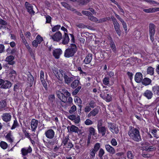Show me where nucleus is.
<instances>
[{
    "label": "nucleus",
    "instance_id": "obj_1",
    "mask_svg": "<svg viewBox=\"0 0 159 159\" xmlns=\"http://www.w3.org/2000/svg\"><path fill=\"white\" fill-rule=\"evenodd\" d=\"M128 134L130 138L133 140L138 142L141 140V137L139 130L136 128L129 127Z\"/></svg>",
    "mask_w": 159,
    "mask_h": 159
},
{
    "label": "nucleus",
    "instance_id": "obj_2",
    "mask_svg": "<svg viewBox=\"0 0 159 159\" xmlns=\"http://www.w3.org/2000/svg\"><path fill=\"white\" fill-rule=\"evenodd\" d=\"M77 51L75 44H71L70 46L66 49L64 52V56L66 57H70L73 56Z\"/></svg>",
    "mask_w": 159,
    "mask_h": 159
},
{
    "label": "nucleus",
    "instance_id": "obj_3",
    "mask_svg": "<svg viewBox=\"0 0 159 159\" xmlns=\"http://www.w3.org/2000/svg\"><path fill=\"white\" fill-rule=\"evenodd\" d=\"M66 90L64 89H61L56 91V94L59 99L62 102H66L67 100V97L65 96L64 93H65Z\"/></svg>",
    "mask_w": 159,
    "mask_h": 159
},
{
    "label": "nucleus",
    "instance_id": "obj_4",
    "mask_svg": "<svg viewBox=\"0 0 159 159\" xmlns=\"http://www.w3.org/2000/svg\"><path fill=\"white\" fill-rule=\"evenodd\" d=\"M50 39L54 41L59 42L61 40L62 38V34L60 31L56 32L53 35L49 34Z\"/></svg>",
    "mask_w": 159,
    "mask_h": 159
},
{
    "label": "nucleus",
    "instance_id": "obj_5",
    "mask_svg": "<svg viewBox=\"0 0 159 159\" xmlns=\"http://www.w3.org/2000/svg\"><path fill=\"white\" fill-rule=\"evenodd\" d=\"M0 85L1 86V88L7 89L11 87V84L10 82L7 80L0 79Z\"/></svg>",
    "mask_w": 159,
    "mask_h": 159
},
{
    "label": "nucleus",
    "instance_id": "obj_6",
    "mask_svg": "<svg viewBox=\"0 0 159 159\" xmlns=\"http://www.w3.org/2000/svg\"><path fill=\"white\" fill-rule=\"evenodd\" d=\"M149 35L151 40L152 42L154 40V36L155 33V25L152 23H150L149 26Z\"/></svg>",
    "mask_w": 159,
    "mask_h": 159
},
{
    "label": "nucleus",
    "instance_id": "obj_7",
    "mask_svg": "<svg viewBox=\"0 0 159 159\" xmlns=\"http://www.w3.org/2000/svg\"><path fill=\"white\" fill-rule=\"evenodd\" d=\"M55 132L54 130L51 129H48L45 131V134L46 137L49 139H52L55 136Z\"/></svg>",
    "mask_w": 159,
    "mask_h": 159
},
{
    "label": "nucleus",
    "instance_id": "obj_8",
    "mask_svg": "<svg viewBox=\"0 0 159 159\" xmlns=\"http://www.w3.org/2000/svg\"><path fill=\"white\" fill-rule=\"evenodd\" d=\"M107 91V89H105L103 91L104 92V93H101L100 94V96L101 97L105 100L107 102H109L111 101V97L109 94H105V92Z\"/></svg>",
    "mask_w": 159,
    "mask_h": 159
},
{
    "label": "nucleus",
    "instance_id": "obj_9",
    "mask_svg": "<svg viewBox=\"0 0 159 159\" xmlns=\"http://www.w3.org/2000/svg\"><path fill=\"white\" fill-rule=\"evenodd\" d=\"M1 117L3 121L7 122L11 120V116L10 113H5L2 114Z\"/></svg>",
    "mask_w": 159,
    "mask_h": 159
},
{
    "label": "nucleus",
    "instance_id": "obj_10",
    "mask_svg": "<svg viewBox=\"0 0 159 159\" xmlns=\"http://www.w3.org/2000/svg\"><path fill=\"white\" fill-rule=\"evenodd\" d=\"M108 127L111 131L113 133L117 134L118 133L119 130L118 127H116L113 123L108 124Z\"/></svg>",
    "mask_w": 159,
    "mask_h": 159
},
{
    "label": "nucleus",
    "instance_id": "obj_11",
    "mask_svg": "<svg viewBox=\"0 0 159 159\" xmlns=\"http://www.w3.org/2000/svg\"><path fill=\"white\" fill-rule=\"evenodd\" d=\"M32 151V149L30 146L27 148H23L21 150L22 155L23 156L27 155L28 153H30Z\"/></svg>",
    "mask_w": 159,
    "mask_h": 159
},
{
    "label": "nucleus",
    "instance_id": "obj_12",
    "mask_svg": "<svg viewBox=\"0 0 159 159\" xmlns=\"http://www.w3.org/2000/svg\"><path fill=\"white\" fill-rule=\"evenodd\" d=\"M66 75V72L62 70H59V73L57 76V78L60 80L62 81L65 75Z\"/></svg>",
    "mask_w": 159,
    "mask_h": 159
},
{
    "label": "nucleus",
    "instance_id": "obj_13",
    "mask_svg": "<svg viewBox=\"0 0 159 159\" xmlns=\"http://www.w3.org/2000/svg\"><path fill=\"white\" fill-rule=\"evenodd\" d=\"M143 95L148 99H150L152 98L153 94L151 91L147 89L143 93Z\"/></svg>",
    "mask_w": 159,
    "mask_h": 159
},
{
    "label": "nucleus",
    "instance_id": "obj_14",
    "mask_svg": "<svg viewBox=\"0 0 159 159\" xmlns=\"http://www.w3.org/2000/svg\"><path fill=\"white\" fill-rule=\"evenodd\" d=\"M25 7L27 10V11L30 14L34 15L35 12L33 10V6L28 2H26L25 3Z\"/></svg>",
    "mask_w": 159,
    "mask_h": 159
},
{
    "label": "nucleus",
    "instance_id": "obj_15",
    "mask_svg": "<svg viewBox=\"0 0 159 159\" xmlns=\"http://www.w3.org/2000/svg\"><path fill=\"white\" fill-rule=\"evenodd\" d=\"M62 53V51L61 49H57L53 50V55L56 59H58Z\"/></svg>",
    "mask_w": 159,
    "mask_h": 159
},
{
    "label": "nucleus",
    "instance_id": "obj_16",
    "mask_svg": "<svg viewBox=\"0 0 159 159\" xmlns=\"http://www.w3.org/2000/svg\"><path fill=\"white\" fill-rule=\"evenodd\" d=\"M106 151L109 153L113 154L115 153L116 150L111 146L109 144H106L105 146Z\"/></svg>",
    "mask_w": 159,
    "mask_h": 159
},
{
    "label": "nucleus",
    "instance_id": "obj_17",
    "mask_svg": "<svg viewBox=\"0 0 159 159\" xmlns=\"http://www.w3.org/2000/svg\"><path fill=\"white\" fill-rule=\"evenodd\" d=\"M38 121L35 119H33L31 122V128L32 131H35L38 125Z\"/></svg>",
    "mask_w": 159,
    "mask_h": 159
},
{
    "label": "nucleus",
    "instance_id": "obj_18",
    "mask_svg": "<svg viewBox=\"0 0 159 159\" xmlns=\"http://www.w3.org/2000/svg\"><path fill=\"white\" fill-rule=\"evenodd\" d=\"M143 79L142 75L140 72L136 73L135 75L134 79L135 81L138 83H140Z\"/></svg>",
    "mask_w": 159,
    "mask_h": 159
},
{
    "label": "nucleus",
    "instance_id": "obj_19",
    "mask_svg": "<svg viewBox=\"0 0 159 159\" xmlns=\"http://www.w3.org/2000/svg\"><path fill=\"white\" fill-rule=\"evenodd\" d=\"M14 59V56L12 55H10L7 56L6 58V61L8 62V64L11 65H13L15 63V62L13 61Z\"/></svg>",
    "mask_w": 159,
    "mask_h": 159
},
{
    "label": "nucleus",
    "instance_id": "obj_20",
    "mask_svg": "<svg viewBox=\"0 0 159 159\" xmlns=\"http://www.w3.org/2000/svg\"><path fill=\"white\" fill-rule=\"evenodd\" d=\"M70 39L68 34L67 33H64V35L63 36V40H62V43L64 45H66L69 42Z\"/></svg>",
    "mask_w": 159,
    "mask_h": 159
},
{
    "label": "nucleus",
    "instance_id": "obj_21",
    "mask_svg": "<svg viewBox=\"0 0 159 159\" xmlns=\"http://www.w3.org/2000/svg\"><path fill=\"white\" fill-rule=\"evenodd\" d=\"M92 59V55L91 54H89L84 60V61L85 64H88L90 63Z\"/></svg>",
    "mask_w": 159,
    "mask_h": 159
},
{
    "label": "nucleus",
    "instance_id": "obj_22",
    "mask_svg": "<svg viewBox=\"0 0 159 159\" xmlns=\"http://www.w3.org/2000/svg\"><path fill=\"white\" fill-rule=\"evenodd\" d=\"M98 112V109L97 108H95L92 111H91L88 115V117H90L91 116H95Z\"/></svg>",
    "mask_w": 159,
    "mask_h": 159
},
{
    "label": "nucleus",
    "instance_id": "obj_23",
    "mask_svg": "<svg viewBox=\"0 0 159 159\" xmlns=\"http://www.w3.org/2000/svg\"><path fill=\"white\" fill-rule=\"evenodd\" d=\"M5 138L7 141L11 143L13 142L14 141V138L10 133H9L7 134L5 136Z\"/></svg>",
    "mask_w": 159,
    "mask_h": 159
},
{
    "label": "nucleus",
    "instance_id": "obj_24",
    "mask_svg": "<svg viewBox=\"0 0 159 159\" xmlns=\"http://www.w3.org/2000/svg\"><path fill=\"white\" fill-rule=\"evenodd\" d=\"M27 80L28 81V82L30 84L31 86L34 82V77L30 73H29V74L28 75Z\"/></svg>",
    "mask_w": 159,
    "mask_h": 159
},
{
    "label": "nucleus",
    "instance_id": "obj_25",
    "mask_svg": "<svg viewBox=\"0 0 159 159\" xmlns=\"http://www.w3.org/2000/svg\"><path fill=\"white\" fill-rule=\"evenodd\" d=\"M151 82V80L147 78H144L142 81V84L145 86H147L149 85Z\"/></svg>",
    "mask_w": 159,
    "mask_h": 159
},
{
    "label": "nucleus",
    "instance_id": "obj_26",
    "mask_svg": "<svg viewBox=\"0 0 159 159\" xmlns=\"http://www.w3.org/2000/svg\"><path fill=\"white\" fill-rule=\"evenodd\" d=\"M64 79L65 83L69 84L73 80V78L72 77H69L66 75H65Z\"/></svg>",
    "mask_w": 159,
    "mask_h": 159
},
{
    "label": "nucleus",
    "instance_id": "obj_27",
    "mask_svg": "<svg viewBox=\"0 0 159 159\" xmlns=\"http://www.w3.org/2000/svg\"><path fill=\"white\" fill-rule=\"evenodd\" d=\"M115 29L120 28V25L119 23L117 22L116 19L114 17H111Z\"/></svg>",
    "mask_w": 159,
    "mask_h": 159
},
{
    "label": "nucleus",
    "instance_id": "obj_28",
    "mask_svg": "<svg viewBox=\"0 0 159 159\" xmlns=\"http://www.w3.org/2000/svg\"><path fill=\"white\" fill-rule=\"evenodd\" d=\"M152 90L155 94L158 96L159 95V86L155 85L153 86L152 88Z\"/></svg>",
    "mask_w": 159,
    "mask_h": 159
},
{
    "label": "nucleus",
    "instance_id": "obj_29",
    "mask_svg": "<svg viewBox=\"0 0 159 159\" xmlns=\"http://www.w3.org/2000/svg\"><path fill=\"white\" fill-rule=\"evenodd\" d=\"M98 132L99 133H101L102 136H103L105 135L106 129L104 126L98 128Z\"/></svg>",
    "mask_w": 159,
    "mask_h": 159
},
{
    "label": "nucleus",
    "instance_id": "obj_30",
    "mask_svg": "<svg viewBox=\"0 0 159 159\" xmlns=\"http://www.w3.org/2000/svg\"><path fill=\"white\" fill-rule=\"evenodd\" d=\"M141 149L143 150H146L147 151H152V150H155L156 148L154 147H148V146H143L141 148Z\"/></svg>",
    "mask_w": 159,
    "mask_h": 159
},
{
    "label": "nucleus",
    "instance_id": "obj_31",
    "mask_svg": "<svg viewBox=\"0 0 159 159\" xmlns=\"http://www.w3.org/2000/svg\"><path fill=\"white\" fill-rule=\"evenodd\" d=\"M74 101L75 103H77V104L79 107H81V106L82 101L79 97L77 96L75 97L74 98Z\"/></svg>",
    "mask_w": 159,
    "mask_h": 159
},
{
    "label": "nucleus",
    "instance_id": "obj_32",
    "mask_svg": "<svg viewBox=\"0 0 159 159\" xmlns=\"http://www.w3.org/2000/svg\"><path fill=\"white\" fill-rule=\"evenodd\" d=\"M70 131L72 132L78 133L79 131V129L76 126L74 125H72L70 127Z\"/></svg>",
    "mask_w": 159,
    "mask_h": 159
},
{
    "label": "nucleus",
    "instance_id": "obj_33",
    "mask_svg": "<svg viewBox=\"0 0 159 159\" xmlns=\"http://www.w3.org/2000/svg\"><path fill=\"white\" fill-rule=\"evenodd\" d=\"M97 152L92 148L90 150L89 155L91 159H93L95 156V154Z\"/></svg>",
    "mask_w": 159,
    "mask_h": 159
},
{
    "label": "nucleus",
    "instance_id": "obj_34",
    "mask_svg": "<svg viewBox=\"0 0 159 159\" xmlns=\"http://www.w3.org/2000/svg\"><path fill=\"white\" fill-rule=\"evenodd\" d=\"M79 83V80H75L71 83V87L73 89L75 88L77 86Z\"/></svg>",
    "mask_w": 159,
    "mask_h": 159
},
{
    "label": "nucleus",
    "instance_id": "obj_35",
    "mask_svg": "<svg viewBox=\"0 0 159 159\" xmlns=\"http://www.w3.org/2000/svg\"><path fill=\"white\" fill-rule=\"evenodd\" d=\"M20 84L19 83H16L14 85V91L17 92H19V90L20 89Z\"/></svg>",
    "mask_w": 159,
    "mask_h": 159
},
{
    "label": "nucleus",
    "instance_id": "obj_36",
    "mask_svg": "<svg viewBox=\"0 0 159 159\" xmlns=\"http://www.w3.org/2000/svg\"><path fill=\"white\" fill-rule=\"evenodd\" d=\"M110 47L112 50L115 53L116 52V48L115 46V45L113 41L111 40L110 43Z\"/></svg>",
    "mask_w": 159,
    "mask_h": 159
},
{
    "label": "nucleus",
    "instance_id": "obj_37",
    "mask_svg": "<svg viewBox=\"0 0 159 159\" xmlns=\"http://www.w3.org/2000/svg\"><path fill=\"white\" fill-rule=\"evenodd\" d=\"M152 133L154 136L157 139H158L159 138V132H158L156 129H154L152 130Z\"/></svg>",
    "mask_w": 159,
    "mask_h": 159
},
{
    "label": "nucleus",
    "instance_id": "obj_38",
    "mask_svg": "<svg viewBox=\"0 0 159 159\" xmlns=\"http://www.w3.org/2000/svg\"><path fill=\"white\" fill-rule=\"evenodd\" d=\"M100 143H97L95 144L93 148H92V149L97 152L100 149Z\"/></svg>",
    "mask_w": 159,
    "mask_h": 159
},
{
    "label": "nucleus",
    "instance_id": "obj_39",
    "mask_svg": "<svg viewBox=\"0 0 159 159\" xmlns=\"http://www.w3.org/2000/svg\"><path fill=\"white\" fill-rule=\"evenodd\" d=\"M105 153L104 150L102 148H100L98 152V156L100 158H102V157Z\"/></svg>",
    "mask_w": 159,
    "mask_h": 159
},
{
    "label": "nucleus",
    "instance_id": "obj_40",
    "mask_svg": "<svg viewBox=\"0 0 159 159\" xmlns=\"http://www.w3.org/2000/svg\"><path fill=\"white\" fill-rule=\"evenodd\" d=\"M0 145L1 147L3 149H6L7 147V143L4 141H1L0 143Z\"/></svg>",
    "mask_w": 159,
    "mask_h": 159
},
{
    "label": "nucleus",
    "instance_id": "obj_41",
    "mask_svg": "<svg viewBox=\"0 0 159 159\" xmlns=\"http://www.w3.org/2000/svg\"><path fill=\"white\" fill-rule=\"evenodd\" d=\"M35 40H36L38 43L39 44L43 41V38L39 35H38L36 37Z\"/></svg>",
    "mask_w": 159,
    "mask_h": 159
},
{
    "label": "nucleus",
    "instance_id": "obj_42",
    "mask_svg": "<svg viewBox=\"0 0 159 159\" xmlns=\"http://www.w3.org/2000/svg\"><path fill=\"white\" fill-rule=\"evenodd\" d=\"M127 157L129 159H133L134 156L131 151H129L127 153Z\"/></svg>",
    "mask_w": 159,
    "mask_h": 159
},
{
    "label": "nucleus",
    "instance_id": "obj_43",
    "mask_svg": "<svg viewBox=\"0 0 159 159\" xmlns=\"http://www.w3.org/2000/svg\"><path fill=\"white\" fill-rule=\"evenodd\" d=\"M69 140V137L66 136L63 138L62 141V143L64 144V145L65 146Z\"/></svg>",
    "mask_w": 159,
    "mask_h": 159
},
{
    "label": "nucleus",
    "instance_id": "obj_44",
    "mask_svg": "<svg viewBox=\"0 0 159 159\" xmlns=\"http://www.w3.org/2000/svg\"><path fill=\"white\" fill-rule=\"evenodd\" d=\"M76 107L75 105H73L70 108L69 111V112L70 114H72L76 111Z\"/></svg>",
    "mask_w": 159,
    "mask_h": 159
},
{
    "label": "nucleus",
    "instance_id": "obj_45",
    "mask_svg": "<svg viewBox=\"0 0 159 159\" xmlns=\"http://www.w3.org/2000/svg\"><path fill=\"white\" fill-rule=\"evenodd\" d=\"M147 73L148 74L152 75L154 74V69L151 67H148L147 69Z\"/></svg>",
    "mask_w": 159,
    "mask_h": 159
},
{
    "label": "nucleus",
    "instance_id": "obj_46",
    "mask_svg": "<svg viewBox=\"0 0 159 159\" xmlns=\"http://www.w3.org/2000/svg\"><path fill=\"white\" fill-rule=\"evenodd\" d=\"M154 7L149 8L148 9H144L143 11L146 13L154 12Z\"/></svg>",
    "mask_w": 159,
    "mask_h": 159
},
{
    "label": "nucleus",
    "instance_id": "obj_47",
    "mask_svg": "<svg viewBox=\"0 0 159 159\" xmlns=\"http://www.w3.org/2000/svg\"><path fill=\"white\" fill-rule=\"evenodd\" d=\"M7 103L4 100H2L0 101V109L4 108L6 106Z\"/></svg>",
    "mask_w": 159,
    "mask_h": 159
},
{
    "label": "nucleus",
    "instance_id": "obj_48",
    "mask_svg": "<svg viewBox=\"0 0 159 159\" xmlns=\"http://www.w3.org/2000/svg\"><path fill=\"white\" fill-rule=\"evenodd\" d=\"M81 88V87L80 86H79L76 89L72 92V95H76L78 92H79Z\"/></svg>",
    "mask_w": 159,
    "mask_h": 159
},
{
    "label": "nucleus",
    "instance_id": "obj_49",
    "mask_svg": "<svg viewBox=\"0 0 159 159\" xmlns=\"http://www.w3.org/2000/svg\"><path fill=\"white\" fill-rule=\"evenodd\" d=\"M103 83L104 85H108L109 83V79L108 77H105L103 80Z\"/></svg>",
    "mask_w": 159,
    "mask_h": 159
},
{
    "label": "nucleus",
    "instance_id": "obj_50",
    "mask_svg": "<svg viewBox=\"0 0 159 159\" xmlns=\"http://www.w3.org/2000/svg\"><path fill=\"white\" fill-rule=\"evenodd\" d=\"M19 125V124L18 123L16 119H15L14 120L13 124L11 128V129H13L16 128Z\"/></svg>",
    "mask_w": 159,
    "mask_h": 159
},
{
    "label": "nucleus",
    "instance_id": "obj_51",
    "mask_svg": "<svg viewBox=\"0 0 159 159\" xmlns=\"http://www.w3.org/2000/svg\"><path fill=\"white\" fill-rule=\"evenodd\" d=\"M88 18L90 20L93 21L97 22L98 21V19L96 17L93 16L92 14L91 15L88 17Z\"/></svg>",
    "mask_w": 159,
    "mask_h": 159
},
{
    "label": "nucleus",
    "instance_id": "obj_52",
    "mask_svg": "<svg viewBox=\"0 0 159 159\" xmlns=\"http://www.w3.org/2000/svg\"><path fill=\"white\" fill-rule=\"evenodd\" d=\"M89 136L91 135H94L95 134V130L92 127H90L89 129Z\"/></svg>",
    "mask_w": 159,
    "mask_h": 159
},
{
    "label": "nucleus",
    "instance_id": "obj_53",
    "mask_svg": "<svg viewBox=\"0 0 159 159\" xmlns=\"http://www.w3.org/2000/svg\"><path fill=\"white\" fill-rule=\"evenodd\" d=\"M61 27V25H55L52 28V31L53 32H55L58 30Z\"/></svg>",
    "mask_w": 159,
    "mask_h": 159
},
{
    "label": "nucleus",
    "instance_id": "obj_54",
    "mask_svg": "<svg viewBox=\"0 0 159 159\" xmlns=\"http://www.w3.org/2000/svg\"><path fill=\"white\" fill-rule=\"evenodd\" d=\"M110 19V18L109 17H106L101 19H99V20H98V23H102L105 21H107Z\"/></svg>",
    "mask_w": 159,
    "mask_h": 159
},
{
    "label": "nucleus",
    "instance_id": "obj_55",
    "mask_svg": "<svg viewBox=\"0 0 159 159\" xmlns=\"http://www.w3.org/2000/svg\"><path fill=\"white\" fill-rule=\"evenodd\" d=\"M84 123L86 125H92L93 124V122L89 119H87L85 121Z\"/></svg>",
    "mask_w": 159,
    "mask_h": 159
},
{
    "label": "nucleus",
    "instance_id": "obj_56",
    "mask_svg": "<svg viewBox=\"0 0 159 159\" xmlns=\"http://www.w3.org/2000/svg\"><path fill=\"white\" fill-rule=\"evenodd\" d=\"M122 23V25H123L124 29L125 30V33H127V26L126 24V23L123 20L122 21V22H121Z\"/></svg>",
    "mask_w": 159,
    "mask_h": 159
},
{
    "label": "nucleus",
    "instance_id": "obj_57",
    "mask_svg": "<svg viewBox=\"0 0 159 159\" xmlns=\"http://www.w3.org/2000/svg\"><path fill=\"white\" fill-rule=\"evenodd\" d=\"M91 0H80L79 2L80 4L84 5L87 4Z\"/></svg>",
    "mask_w": 159,
    "mask_h": 159
},
{
    "label": "nucleus",
    "instance_id": "obj_58",
    "mask_svg": "<svg viewBox=\"0 0 159 159\" xmlns=\"http://www.w3.org/2000/svg\"><path fill=\"white\" fill-rule=\"evenodd\" d=\"M61 4L63 7L68 10L69 8V7L70 6L68 4L65 2H61Z\"/></svg>",
    "mask_w": 159,
    "mask_h": 159
},
{
    "label": "nucleus",
    "instance_id": "obj_59",
    "mask_svg": "<svg viewBox=\"0 0 159 159\" xmlns=\"http://www.w3.org/2000/svg\"><path fill=\"white\" fill-rule=\"evenodd\" d=\"M80 121V116H78L77 117L76 116L75 120H74V122H75V124L79 123Z\"/></svg>",
    "mask_w": 159,
    "mask_h": 159
},
{
    "label": "nucleus",
    "instance_id": "obj_60",
    "mask_svg": "<svg viewBox=\"0 0 159 159\" xmlns=\"http://www.w3.org/2000/svg\"><path fill=\"white\" fill-rule=\"evenodd\" d=\"M111 144L113 146H116L117 144V143L115 139H112L111 141Z\"/></svg>",
    "mask_w": 159,
    "mask_h": 159
},
{
    "label": "nucleus",
    "instance_id": "obj_61",
    "mask_svg": "<svg viewBox=\"0 0 159 159\" xmlns=\"http://www.w3.org/2000/svg\"><path fill=\"white\" fill-rule=\"evenodd\" d=\"M28 50L29 52L30 53V54L31 56L32 57H34V54L35 52L31 48H29V49H28Z\"/></svg>",
    "mask_w": 159,
    "mask_h": 159
},
{
    "label": "nucleus",
    "instance_id": "obj_62",
    "mask_svg": "<svg viewBox=\"0 0 159 159\" xmlns=\"http://www.w3.org/2000/svg\"><path fill=\"white\" fill-rule=\"evenodd\" d=\"M82 13L83 14L88 16V17L90 15H91V14L90 12L87 11H82Z\"/></svg>",
    "mask_w": 159,
    "mask_h": 159
},
{
    "label": "nucleus",
    "instance_id": "obj_63",
    "mask_svg": "<svg viewBox=\"0 0 159 159\" xmlns=\"http://www.w3.org/2000/svg\"><path fill=\"white\" fill-rule=\"evenodd\" d=\"M55 98V96L54 95H51L49 96L48 97V99L49 101L51 102H52Z\"/></svg>",
    "mask_w": 159,
    "mask_h": 159
},
{
    "label": "nucleus",
    "instance_id": "obj_64",
    "mask_svg": "<svg viewBox=\"0 0 159 159\" xmlns=\"http://www.w3.org/2000/svg\"><path fill=\"white\" fill-rule=\"evenodd\" d=\"M89 107L91 108H94L95 105V102L93 101H91L89 103Z\"/></svg>",
    "mask_w": 159,
    "mask_h": 159
}]
</instances>
